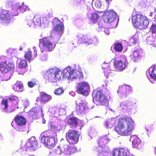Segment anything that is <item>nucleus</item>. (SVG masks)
<instances>
[{"label": "nucleus", "instance_id": "obj_21", "mask_svg": "<svg viewBox=\"0 0 156 156\" xmlns=\"http://www.w3.org/2000/svg\"><path fill=\"white\" fill-rule=\"evenodd\" d=\"M78 41L79 43H85L88 44H91L93 42V40L89 37L85 35L80 34L78 35Z\"/></svg>", "mask_w": 156, "mask_h": 156}, {"label": "nucleus", "instance_id": "obj_12", "mask_svg": "<svg viewBox=\"0 0 156 156\" xmlns=\"http://www.w3.org/2000/svg\"><path fill=\"white\" fill-rule=\"evenodd\" d=\"M12 20V18L10 12L5 9L2 10L1 13H0V21L3 24H8Z\"/></svg>", "mask_w": 156, "mask_h": 156}, {"label": "nucleus", "instance_id": "obj_56", "mask_svg": "<svg viewBox=\"0 0 156 156\" xmlns=\"http://www.w3.org/2000/svg\"><path fill=\"white\" fill-rule=\"evenodd\" d=\"M41 112H42V108H41Z\"/></svg>", "mask_w": 156, "mask_h": 156}, {"label": "nucleus", "instance_id": "obj_32", "mask_svg": "<svg viewBox=\"0 0 156 156\" xmlns=\"http://www.w3.org/2000/svg\"><path fill=\"white\" fill-rule=\"evenodd\" d=\"M114 49L116 51L121 52L123 49V46L120 43H115L114 44Z\"/></svg>", "mask_w": 156, "mask_h": 156}, {"label": "nucleus", "instance_id": "obj_23", "mask_svg": "<svg viewBox=\"0 0 156 156\" xmlns=\"http://www.w3.org/2000/svg\"><path fill=\"white\" fill-rule=\"evenodd\" d=\"M16 124L19 126L25 125L26 123V119L23 116L16 115L14 118Z\"/></svg>", "mask_w": 156, "mask_h": 156}, {"label": "nucleus", "instance_id": "obj_10", "mask_svg": "<svg viewBox=\"0 0 156 156\" xmlns=\"http://www.w3.org/2000/svg\"><path fill=\"white\" fill-rule=\"evenodd\" d=\"M41 142L49 149H52L55 146V140L54 137L43 136L41 138Z\"/></svg>", "mask_w": 156, "mask_h": 156}, {"label": "nucleus", "instance_id": "obj_14", "mask_svg": "<svg viewBox=\"0 0 156 156\" xmlns=\"http://www.w3.org/2000/svg\"><path fill=\"white\" fill-rule=\"evenodd\" d=\"M79 119L76 117H67L65 120V122L71 128H75L78 125Z\"/></svg>", "mask_w": 156, "mask_h": 156}, {"label": "nucleus", "instance_id": "obj_31", "mask_svg": "<svg viewBox=\"0 0 156 156\" xmlns=\"http://www.w3.org/2000/svg\"><path fill=\"white\" fill-rule=\"evenodd\" d=\"M83 75L82 72L79 71H74L73 80L75 79H78L80 80H81L83 79Z\"/></svg>", "mask_w": 156, "mask_h": 156}, {"label": "nucleus", "instance_id": "obj_9", "mask_svg": "<svg viewBox=\"0 0 156 156\" xmlns=\"http://www.w3.org/2000/svg\"><path fill=\"white\" fill-rule=\"evenodd\" d=\"M117 15L114 10H108L103 15V21L106 23H112L115 20Z\"/></svg>", "mask_w": 156, "mask_h": 156}, {"label": "nucleus", "instance_id": "obj_26", "mask_svg": "<svg viewBox=\"0 0 156 156\" xmlns=\"http://www.w3.org/2000/svg\"><path fill=\"white\" fill-rule=\"evenodd\" d=\"M147 76H150L151 78L156 80V65L153 68H150L146 72Z\"/></svg>", "mask_w": 156, "mask_h": 156}, {"label": "nucleus", "instance_id": "obj_29", "mask_svg": "<svg viewBox=\"0 0 156 156\" xmlns=\"http://www.w3.org/2000/svg\"><path fill=\"white\" fill-rule=\"evenodd\" d=\"M107 66L106 67L105 66H102V68L104 70V73L105 76L107 78H108L109 76L111 73V70L110 69L111 68V63H108L107 64H106Z\"/></svg>", "mask_w": 156, "mask_h": 156}, {"label": "nucleus", "instance_id": "obj_53", "mask_svg": "<svg viewBox=\"0 0 156 156\" xmlns=\"http://www.w3.org/2000/svg\"><path fill=\"white\" fill-rule=\"evenodd\" d=\"M98 24L99 27H104V26L103 25H101L100 23H98Z\"/></svg>", "mask_w": 156, "mask_h": 156}, {"label": "nucleus", "instance_id": "obj_25", "mask_svg": "<svg viewBox=\"0 0 156 156\" xmlns=\"http://www.w3.org/2000/svg\"><path fill=\"white\" fill-rule=\"evenodd\" d=\"M33 54L34 56L33 55L31 51L30 50H28L25 52L24 57L30 62V61L33 60L36 57L37 55L36 51H34Z\"/></svg>", "mask_w": 156, "mask_h": 156}, {"label": "nucleus", "instance_id": "obj_24", "mask_svg": "<svg viewBox=\"0 0 156 156\" xmlns=\"http://www.w3.org/2000/svg\"><path fill=\"white\" fill-rule=\"evenodd\" d=\"M132 140L133 147L134 148H137L138 146L141 144V140L136 135H132L130 137Z\"/></svg>", "mask_w": 156, "mask_h": 156}, {"label": "nucleus", "instance_id": "obj_40", "mask_svg": "<svg viewBox=\"0 0 156 156\" xmlns=\"http://www.w3.org/2000/svg\"><path fill=\"white\" fill-rule=\"evenodd\" d=\"M155 38L153 36H149L147 37V41L148 44L154 45Z\"/></svg>", "mask_w": 156, "mask_h": 156}, {"label": "nucleus", "instance_id": "obj_11", "mask_svg": "<svg viewBox=\"0 0 156 156\" xmlns=\"http://www.w3.org/2000/svg\"><path fill=\"white\" fill-rule=\"evenodd\" d=\"M127 58L124 57L119 60H115L114 62V67L118 71H122L126 68L127 64Z\"/></svg>", "mask_w": 156, "mask_h": 156}, {"label": "nucleus", "instance_id": "obj_36", "mask_svg": "<svg viewBox=\"0 0 156 156\" xmlns=\"http://www.w3.org/2000/svg\"><path fill=\"white\" fill-rule=\"evenodd\" d=\"M17 9L23 12L29 10V9L27 6L25 5L24 3H23L22 5L18 7Z\"/></svg>", "mask_w": 156, "mask_h": 156}, {"label": "nucleus", "instance_id": "obj_33", "mask_svg": "<svg viewBox=\"0 0 156 156\" xmlns=\"http://www.w3.org/2000/svg\"><path fill=\"white\" fill-rule=\"evenodd\" d=\"M1 106L2 109L5 112H6L8 106V100L5 99L3 100L1 102Z\"/></svg>", "mask_w": 156, "mask_h": 156}, {"label": "nucleus", "instance_id": "obj_48", "mask_svg": "<svg viewBox=\"0 0 156 156\" xmlns=\"http://www.w3.org/2000/svg\"><path fill=\"white\" fill-rule=\"evenodd\" d=\"M95 6L98 8H100L101 6V3L99 1H97L95 2Z\"/></svg>", "mask_w": 156, "mask_h": 156}, {"label": "nucleus", "instance_id": "obj_27", "mask_svg": "<svg viewBox=\"0 0 156 156\" xmlns=\"http://www.w3.org/2000/svg\"><path fill=\"white\" fill-rule=\"evenodd\" d=\"M12 89L15 92L23 91V83L20 81L16 82L13 85Z\"/></svg>", "mask_w": 156, "mask_h": 156}, {"label": "nucleus", "instance_id": "obj_30", "mask_svg": "<svg viewBox=\"0 0 156 156\" xmlns=\"http://www.w3.org/2000/svg\"><path fill=\"white\" fill-rule=\"evenodd\" d=\"M109 142V140L105 136L100 138L98 141V143L99 147H103Z\"/></svg>", "mask_w": 156, "mask_h": 156}, {"label": "nucleus", "instance_id": "obj_41", "mask_svg": "<svg viewBox=\"0 0 156 156\" xmlns=\"http://www.w3.org/2000/svg\"><path fill=\"white\" fill-rule=\"evenodd\" d=\"M133 104L130 101H126L121 103V106H125L126 108H128L130 106H132Z\"/></svg>", "mask_w": 156, "mask_h": 156}, {"label": "nucleus", "instance_id": "obj_17", "mask_svg": "<svg viewBox=\"0 0 156 156\" xmlns=\"http://www.w3.org/2000/svg\"><path fill=\"white\" fill-rule=\"evenodd\" d=\"M76 104V111L80 113H83L88 108L87 104L80 99L77 100Z\"/></svg>", "mask_w": 156, "mask_h": 156}, {"label": "nucleus", "instance_id": "obj_51", "mask_svg": "<svg viewBox=\"0 0 156 156\" xmlns=\"http://www.w3.org/2000/svg\"><path fill=\"white\" fill-rule=\"evenodd\" d=\"M103 152V151H101V152L100 151H99L98 152V155L99 156H100V154H101V152Z\"/></svg>", "mask_w": 156, "mask_h": 156}, {"label": "nucleus", "instance_id": "obj_1", "mask_svg": "<svg viewBox=\"0 0 156 156\" xmlns=\"http://www.w3.org/2000/svg\"><path fill=\"white\" fill-rule=\"evenodd\" d=\"M135 126L134 122L131 117H123L118 120L115 130L121 135L127 136L132 134Z\"/></svg>", "mask_w": 156, "mask_h": 156}, {"label": "nucleus", "instance_id": "obj_20", "mask_svg": "<svg viewBox=\"0 0 156 156\" xmlns=\"http://www.w3.org/2000/svg\"><path fill=\"white\" fill-rule=\"evenodd\" d=\"M64 151L65 154L67 155H71L77 152V148L75 146L66 145L64 146Z\"/></svg>", "mask_w": 156, "mask_h": 156}, {"label": "nucleus", "instance_id": "obj_18", "mask_svg": "<svg viewBox=\"0 0 156 156\" xmlns=\"http://www.w3.org/2000/svg\"><path fill=\"white\" fill-rule=\"evenodd\" d=\"M75 70L70 67L65 69L63 72V77L65 78H67L69 80H73V75Z\"/></svg>", "mask_w": 156, "mask_h": 156}, {"label": "nucleus", "instance_id": "obj_7", "mask_svg": "<svg viewBox=\"0 0 156 156\" xmlns=\"http://www.w3.org/2000/svg\"><path fill=\"white\" fill-rule=\"evenodd\" d=\"M14 68V65L4 57L0 58V71L3 73H6Z\"/></svg>", "mask_w": 156, "mask_h": 156}, {"label": "nucleus", "instance_id": "obj_34", "mask_svg": "<svg viewBox=\"0 0 156 156\" xmlns=\"http://www.w3.org/2000/svg\"><path fill=\"white\" fill-rule=\"evenodd\" d=\"M27 65V61L24 59L21 60L18 65V68L20 69L26 68Z\"/></svg>", "mask_w": 156, "mask_h": 156}, {"label": "nucleus", "instance_id": "obj_47", "mask_svg": "<svg viewBox=\"0 0 156 156\" xmlns=\"http://www.w3.org/2000/svg\"><path fill=\"white\" fill-rule=\"evenodd\" d=\"M151 30L153 33L156 32V25L152 24L151 26Z\"/></svg>", "mask_w": 156, "mask_h": 156}, {"label": "nucleus", "instance_id": "obj_44", "mask_svg": "<svg viewBox=\"0 0 156 156\" xmlns=\"http://www.w3.org/2000/svg\"><path fill=\"white\" fill-rule=\"evenodd\" d=\"M137 42L136 39L134 37H131L128 41L129 43L130 44H135Z\"/></svg>", "mask_w": 156, "mask_h": 156}, {"label": "nucleus", "instance_id": "obj_50", "mask_svg": "<svg viewBox=\"0 0 156 156\" xmlns=\"http://www.w3.org/2000/svg\"><path fill=\"white\" fill-rule=\"evenodd\" d=\"M81 1L82 0H76V4H79L80 3Z\"/></svg>", "mask_w": 156, "mask_h": 156}, {"label": "nucleus", "instance_id": "obj_35", "mask_svg": "<svg viewBox=\"0 0 156 156\" xmlns=\"http://www.w3.org/2000/svg\"><path fill=\"white\" fill-rule=\"evenodd\" d=\"M99 16L96 13H93L91 14L90 20L95 23L97 21V20L99 19Z\"/></svg>", "mask_w": 156, "mask_h": 156}, {"label": "nucleus", "instance_id": "obj_5", "mask_svg": "<svg viewBox=\"0 0 156 156\" xmlns=\"http://www.w3.org/2000/svg\"><path fill=\"white\" fill-rule=\"evenodd\" d=\"M39 47L42 44L44 47L50 51H52L55 48L56 44L53 38L50 36L44 37L39 40Z\"/></svg>", "mask_w": 156, "mask_h": 156}, {"label": "nucleus", "instance_id": "obj_13", "mask_svg": "<svg viewBox=\"0 0 156 156\" xmlns=\"http://www.w3.org/2000/svg\"><path fill=\"white\" fill-rule=\"evenodd\" d=\"M131 89L130 86L126 85H122L119 87L117 92L120 95L127 97V95L132 93V91Z\"/></svg>", "mask_w": 156, "mask_h": 156}, {"label": "nucleus", "instance_id": "obj_6", "mask_svg": "<svg viewBox=\"0 0 156 156\" xmlns=\"http://www.w3.org/2000/svg\"><path fill=\"white\" fill-rule=\"evenodd\" d=\"M60 71L59 69L57 68H51L44 74L43 76L49 82H54L58 79V76Z\"/></svg>", "mask_w": 156, "mask_h": 156}, {"label": "nucleus", "instance_id": "obj_38", "mask_svg": "<svg viewBox=\"0 0 156 156\" xmlns=\"http://www.w3.org/2000/svg\"><path fill=\"white\" fill-rule=\"evenodd\" d=\"M8 99L12 102H15L16 104H18L19 101V98L17 96L12 95L9 97Z\"/></svg>", "mask_w": 156, "mask_h": 156}, {"label": "nucleus", "instance_id": "obj_42", "mask_svg": "<svg viewBox=\"0 0 156 156\" xmlns=\"http://www.w3.org/2000/svg\"><path fill=\"white\" fill-rule=\"evenodd\" d=\"M36 82L37 81L36 80H33L31 81L28 82V86L29 87L32 88L37 85Z\"/></svg>", "mask_w": 156, "mask_h": 156}, {"label": "nucleus", "instance_id": "obj_39", "mask_svg": "<svg viewBox=\"0 0 156 156\" xmlns=\"http://www.w3.org/2000/svg\"><path fill=\"white\" fill-rule=\"evenodd\" d=\"M39 110L37 108L34 107L29 111V115L32 117L35 116L39 112Z\"/></svg>", "mask_w": 156, "mask_h": 156}, {"label": "nucleus", "instance_id": "obj_19", "mask_svg": "<svg viewBox=\"0 0 156 156\" xmlns=\"http://www.w3.org/2000/svg\"><path fill=\"white\" fill-rule=\"evenodd\" d=\"M144 56L141 51L139 49L134 50L131 55V59L134 62H137L140 59Z\"/></svg>", "mask_w": 156, "mask_h": 156}, {"label": "nucleus", "instance_id": "obj_46", "mask_svg": "<svg viewBox=\"0 0 156 156\" xmlns=\"http://www.w3.org/2000/svg\"><path fill=\"white\" fill-rule=\"evenodd\" d=\"M42 22L45 25H47L49 24V22L46 17H44L43 18Z\"/></svg>", "mask_w": 156, "mask_h": 156}, {"label": "nucleus", "instance_id": "obj_16", "mask_svg": "<svg viewBox=\"0 0 156 156\" xmlns=\"http://www.w3.org/2000/svg\"><path fill=\"white\" fill-rule=\"evenodd\" d=\"M53 24L55 26L53 29L57 32L63 31L64 27L63 23L60 20L57 18H55L52 21Z\"/></svg>", "mask_w": 156, "mask_h": 156}, {"label": "nucleus", "instance_id": "obj_49", "mask_svg": "<svg viewBox=\"0 0 156 156\" xmlns=\"http://www.w3.org/2000/svg\"><path fill=\"white\" fill-rule=\"evenodd\" d=\"M32 22L33 21L31 20H27V25H29V26H30L32 24Z\"/></svg>", "mask_w": 156, "mask_h": 156}, {"label": "nucleus", "instance_id": "obj_2", "mask_svg": "<svg viewBox=\"0 0 156 156\" xmlns=\"http://www.w3.org/2000/svg\"><path fill=\"white\" fill-rule=\"evenodd\" d=\"M131 20L133 27L136 29L140 30L147 28L149 23L148 18L145 16L140 14L132 16Z\"/></svg>", "mask_w": 156, "mask_h": 156}, {"label": "nucleus", "instance_id": "obj_57", "mask_svg": "<svg viewBox=\"0 0 156 156\" xmlns=\"http://www.w3.org/2000/svg\"><path fill=\"white\" fill-rule=\"evenodd\" d=\"M41 50V51L42 52H43V51L42 50Z\"/></svg>", "mask_w": 156, "mask_h": 156}, {"label": "nucleus", "instance_id": "obj_52", "mask_svg": "<svg viewBox=\"0 0 156 156\" xmlns=\"http://www.w3.org/2000/svg\"><path fill=\"white\" fill-rule=\"evenodd\" d=\"M153 15V12H150V14L149 15L151 17Z\"/></svg>", "mask_w": 156, "mask_h": 156}, {"label": "nucleus", "instance_id": "obj_8", "mask_svg": "<svg viewBox=\"0 0 156 156\" xmlns=\"http://www.w3.org/2000/svg\"><path fill=\"white\" fill-rule=\"evenodd\" d=\"M90 86L88 83L86 81L80 82L76 87V91L77 93L84 95L89 94Z\"/></svg>", "mask_w": 156, "mask_h": 156}, {"label": "nucleus", "instance_id": "obj_37", "mask_svg": "<svg viewBox=\"0 0 156 156\" xmlns=\"http://www.w3.org/2000/svg\"><path fill=\"white\" fill-rule=\"evenodd\" d=\"M34 24L36 26H39L41 23V19L40 17L38 15L35 16L33 20Z\"/></svg>", "mask_w": 156, "mask_h": 156}, {"label": "nucleus", "instance_id": "obj_3", "mask_svg": "<svg viewBox=\"0 0 156 156\" xmlns=\"http://www.w3.org/2000/svg\"><path fill=\"white\" fill-rule=\"evenodd\" d=\"M92 96L93 100H95L101 105L106 106L108 105V97L103 94L101 90L93 91Z\"/></svg>", "mask_w": 156, "mask_h": 156}, {"label": "nucleus", "instance_id": "obj_43", "mask_svg": "<svg viewBox=\"0 0 156 156\" xmlns=\"http://www.w3.org/2000/svg\"><path fill=\"white\" fill-rule=\"evenodd\" d=\"M64 92V90L61 88L56 89L54 91V93L56 95H59L62 94Z\"/></svg>", "mask_w": 156, "mask_h": 156}, {"label": "nucleus", "instance_id": "obj_28", "mask_svg": "<svg viewBox=\"0 0 156 156\" xmlns=\"http://www.w3.org/2000/svg\"><path fill=\"white\" fill-rule=\"evenodd\" d=\"M40 97L41 101L44 103L48 101L51 98V95L44 92H41Z\"/></svg>", "mask_w": 156, "mask_h": 156}, {"label": "nucleus", "instance_id": "obj_54", "mask_svg": "<svg viewBox=\"0 0 156 156\" xmlns=\"http://www.w3.org/2000/svg\"><path fill=\"white\" fill-rule=\"evenodd\" d=\"M19 131H23V129H19Z\"/></svg>", "mask_w": 156, "mask_h": 156}, {"label": "nucleus", "instance_id": "obj_4", "mask_svg": "<svg viewBox=\"0 0 156 156\" xmlns=\"http://www.w3.org/2000/svg\"><path fill=\"white\" fill-rule=\"evenodd\" d=\"M80 136V134L78 131L70 129L66 133L65 137L69 144L74 145L78 142Z\"/></svg>", "mask_w": 156, "mask_h": 156}, {"label": "nucleus", "instance_id": "obj_45", "mask_svg": "<svg viewBox=\"0 0 156 156\" xmlns=\"http://www.w3.org/2000/svg\"><path fill=\"white\" fill-rule=\"evenodd\" d=\"M105 125L107 127L110 128H112L115 126V125L112 124V122L110 121L106 122L105 123Z\"/></svg>", "mask_w": 156, "mask_h": 156}, {"label": "nucleus", "instance_id": "obj_55", "mask_svg": "<svg viewBox=\"0 0 156 156\" xmlns=\"http://www.w3.org/2000/svg\"><path fill=\"white\" fill-rule=\"evenodd\" d=\"M108 2H109L111 1V0H106Z\"/></svg>", "mask_w": 156, "mask_h": 156}, {"label": "nucleus", "instance_id": "obj_15", "mask_svg": "<svg viewBox=\"0 0 156 156\" xmlns=\"http://www.w3.org/2000/svg\"><path fill=\"white\" fill-rule=\"evenodd\" d=\"M25 147H28L33 150H35L38 147V143L34 137H31L28 140Z\"/></svg>", "mask_w": 156, "mask_h": 156}, {"label": "nucleus", "instance_id": "obj_22", "mask_svg": "<svg viewBox=\"0 0 156 156\" xmlns=\"http://www.w3.org/2000/svg\"><path fill=\"white\" fill-rule=\"evenodd\" d=\"M111 153L112 156H127L126 151L123 148L114 149Z\"/></svg>", "mask_w": 156, "mask_h": 156}]
</instances>
